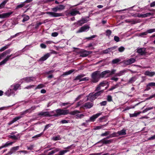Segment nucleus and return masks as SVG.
<instances>
[{
  "label": "nucleus",
  "instance_id": "obj_27",
  "mask_svg": "<svg viewBox=\"0 0 155 155\" xmlns=\"http://www.w3.org/2000/svg\"><path fill=\"white\" fill-rule=\"evenodd\" d=\"M126 130L124 129L118 131L117 132V134L118 136L126 135Z\"/></svg>",
  "mask_w": 155,
  "mask_h": 155
},
{
  "label": "nucleus",
  "instance_id": "obj_49",
  "mask_svg": "<svg viewBox=\"0 0 155 155\" xmlns=\"http://www.w3.org/2000/svg\"><path fill=\"white\" fill-rule=\"evenodd\" d=\"M147 32L148 33H151L153 32H155V28L150 29L148 30L147 31Z\"/></svg>",
  "mask_w": 155,
  "mask_h": 155
},
{
  "label": "nucleus",
  "instance_id": "obj_56",
  "mask_svg": "<svg viewBox=\"0 0 155 155\" xmlns=\"http://www.w3.org/2000/svg\"><path fill=\"white\" fill-rule=\"evenodd\" d=\"M43 134V133L42 132L40 134H37V135H36L34 136H33V137H32V138H38L39 137H41V135Z\"/></svg>",
  "mask_w": 155,
  "mask_h": 155
},
{
  "label": "nucleus",
  "instance_id": "obj_46",
  "mask_svg": "<svg viewBox=\"0 0 155 155\" xmlns=\"http://www.w3.org/2000/svg\"><path fill=\"white\" fill-rule=\"evenodd\" d=\"M152 14L150 12L147 13L145 14H143V18H145L151 15Z\"/></svg>",
  "mask_w": 155,
  "mask_h": 155
},
{
  "label": "nucleus",
  "instance_id": "obj_24",
  "mask_svg": "<svg viewBox=\"0 0 155 155\" xmlns=\"http://www.w3.org/2000/svg\"><path fill=\"white\" fill-rule=\"evenodd\" d=\"M72 16H74L76 15L77 14H80V13L79 12L75 9H73L68 13Z\"/></svg>",
  "mask_w": 155,
  "mask_h": 155
},
{
  "label": "nucleus",
  "instance_id": "obj_40",
  "mask_svg": "<svg viewBox=\"0 0 155 155\" xmlns=\"http://www.w3.org/2000/svg\"><path fill=\"white\" fill-rule=\"evenodd\" d=\"M147 35V32L146 31L145 32H142L139 34L138 36L141 37H145L144 36Z\"/></svg>",
  "mask_w": 155,
  "mask_h": 155
},
{
  "label": "nucleus",
  "instance_id": "obj_47",
  "mask_svg": "<svg viewBox=\"0 0 155 155\" xmlns=\"http://www.w3.org/2000/svg\"><path fill=\"white\" fill-rule=\"evenodd\" d=\"M107 100L108 102H111L112 101V97L111 96L108 95L107 97Z\"/></svg>",
  "mask_w": 155,
  "mask_h": 155
},
{
  "label": "nucleus",
  "instance_id": "obj_18",
  "mask_svg": "<svg viewBox=\"0 0 155 155\" xmlns=\"http://www.w3.org/2000/svg\"><path fill=\"white\" fill-rule=\"evenodd\" d=\"M101 114L102 113H99L95 114L93 115L90 117V120H91V122H94L95 119L100 116Z\"/></svg>",
  "mask_w": 155,
  "mask_h": 155
},
{
  "label": "nucleus",
  "instance_id": "obj_14",
  "mask_svg": "<svg viewBox=\"0 0 155 155\" xmlns=\"http://www.w3.org/2000/svg\"><path fill=\"white\" fill-rule=\"evenodd\" d=\"M94 104L90 102H87L85 103L82 107L86 109H90L93 107Z\"/></svg>",
  "mask_w": 155,
  "mask_h": 155
},
{
  "label": "nucleus",
  "instance_id": "obj_29",
  "mask_svg": "<svg viewBox=\"0 0 155 155\" xmlns=\"http://www.w3.org/2000/svg\"><path fill=\"white\" fill-rule=\"evenodd\" d=\"M14 142H9L8 141L6 142L5 143H3L2 145L3 148L8 147V146L12 145Z\"/></svg>",
  "mask_w": 155,
  "mask_h": 155
},
{
  "label": "nucleus",
  "instance_id": "obj_60",
  "mask_svg": "<svg viewBox=\"0 0 155 155\" xmlns=\"http://www.w3.org/2000/svg\"><path fill=\"white\" fill-rule=\"evenodd\" d=\"M53 139L54 140H59L61 139V138L60 137V136H57L55 137H53Z\"/></svg>",
  "mask_w": 155,
  "mask_h": 155
},
{
  "label": "nucleus",
  "instance_id": "obj_15",
  "mask_svg": "<svg viewBox=\"0 0 155 155\" xmlns=\"http://www.w3.org/2000/svg\"><path fill=\"white\" fill-rule=\"evenodd\" d=\"M12 51L11 49H8L5 51L1 54H0V60L4 57L5 56L9 54Z\"/></svg>",
  "mask_w": 155,
  "mask_h": 155
},
{
  "label": "nucleus",
  "instance_id": "obj_5",
  "mask_svg": "<svg viewBox=\"0 0 155 155\" xmlns=\"http://www.w3.org/2000/svg\"><path fill=\"white\" fill-rule=\"evenodd\" d=\"M36 79V78L35 77H28L21 79L20 82L21 83H22L24 82L29 83L31 82L35 81Z\"/></svg>",
  "mask_w": 155,
  "mask_h": 155
},
{
  "label": "nucleus",
  "instance_id": "obj_45",
  "mask_svg": "<svg viewBox=\"0 0 155 155\" xmlns=\"http://www.w3.org/2000/svg\"><path fill=\"white\" fill-rule=\"evenodd\" d=\"M8 48V45H6L2 48H1L0 49V52H2V51H3L5 49H7Z\"/></svg>",
  "mask_w": 155,
  "mask_h": 155
},
{
  "label": "nucleus",
  "instance_id": "obj_8",
  "mask_svg": "<svg viewBox=\"0 0 155 155\" xmlns=\"http://www.w3.org/2000/svg\"><path fill=\"white\" fill-rule=\"evenodd\" d=\"M92 53V51L82 50L80 53V56L83 57L87 56L89 54Z\"/></svg>",
  "mask_w": 155,
  "mask_h": 155
},
{
  "label": "nucleus",
  "instance_id": "obj_64",
  "mask_svg": "<svg viewBox=\"0 0 155 155\" xmlns=\"http://www.w3.org/2000/svg\"><path fill=\"white\" fill-rule=\"evenodd\" d=\"M148 84V85L150 87H155V82H150Z\"/></svg>",
  "mask_w": 155,
  "mask_h": 155
},
{
  "label": "nucleus",
  "instance_id": "obj_11",
  "mask_svg": "<svg viewBox=\"0 0 155 155\" xmlns=\"http://www.w3.org/2000/svg\"><path fill=\"white\" fill-rule=\"evenodd\" d=\"M15 54H12L11 55H7L3 61L0 62V66L5 64L6 62L10 59V58L12 56H14Z\"/></svg>",
  "mask_w": 155,
  "mask_h": 155
},
{
  "label": "nucleus",
  "instance_id": "obj_26",
  "mask_svg": "<svg viewBox=\"0 0 155 155\" xmlns=\"http://www.w3.org/2000/svg\"><path fill=\"white\" fill-rule=\"evenodd\" d=\"M11 87L14 91H16L18 89H20V85L19 84H16L12 85L11 86Z\"/></svg>",
  "mask_w": 155,
  "mask_h": 155
},
{
  "label": "nucleus",
  "instance_id": "obj_13",
  "mask_svg": "<svg viewBox=\"0 0 155 155\" xmlns=\"http://www.w3.org/2000/svg\"><path fill=\"white\" fill-rule=\"evenodd\" d=\"M135 61V59L131 58L128 60H124V63L125 64L127 65H129L134 63Z\"/></svg>",
  "mask_w": 155,
  "mask_h": 155
},
{
  "label": "nucleus",
  "instance_id": "obj_38",
  "mask_svg": "<svg viewBox=\"0 0 155 155\" xmlns=\"http://www.w3.org/2000/svg\"><path fill=\"white\" fill-rule=\"evenodd\" d=\"M107 84V82L106 81H103L100 82L99 84L102 87L106 86Z\"/></svg>",
  "mask_w": 155,
  "mask_h": 155
},
{
  "label": "nucleus",
  "instance_id": "obj_28",
  "mask_svg": "<svg viewBox=\"0 0 155 155\" xmlns=\"http://www.w3.org/2000/svg\"><path fill=\"white\" fill-rule=\"evenodd\" d=\"M141 113V112L139 111L137 112L135 111L134 114H130L129 116L130 117H137V116L139 115Z\"/></svg>",
  "mask_w": 155,
  "mask_h": 155
},
{
  "label": "nucleus",
  "instance_id": "obj_62",
  "mask_svg": "<svg viewBox=\"0 0 155 155\" xmlns=\"http://www.w3.org/2000/svg\"><path fill=\"white\" fill-rule=\"evenodd\" d=\"M124 49L125 48L123 46H121L118 48V51L120 52H122L123 51Z\"/></svg>",
  "mask_w": 155,
  "mask_h": 155
},
{
  "label": "nucleus",
  "instance_id": "obj_19",
  "mask_svg": "<svg viewBox=\"0 0 155 155\" xmlns=\"http://www.w3.org/2000/svg\"><path fill=\"white\" fill-rule=\"evenodd\" d=\"M19 148V146L12 147L10 151L8 152V154H6V155H7L8 154H12L13 153L15 152L16 150H18Z\"/></svg>",
  "mask_w": 155,
  "mask_h": 155
},
{
  "label": "nucleus",
  "instance_id": "obj_23",
  "mask_svg": "<svg viewBox=\"0 0 155 155\" xmlns=\"http://www.w3.org/2000/svg\"><path fill=\"white\" fill-rule=\"evenodd\" d=\"M22 117L21 116H18L14 118L13 120L10 121L8 123V124L9 125H10L15 122L18 121Z\"/></svg>",
  "mask_w": 155,
  "mask_h": 155
},
{
  "label": "nucleus",
  "instance_id": "obj_16",
  "mask_svg": "<svg viewBox=\"0 0 155 155\" xmlns=\"http://www.w3.org/2000/svg\"><path fill=\"white\" fill-rule=\"evenodd\" d=\"M117 47L114 46L110 48H108L106 50L103 51V54H107L112 52V51L114 50Z\"/></svg>",
  "mask_w": 155,
  "mask_h": 155
},
{
  "label": "nucleus",
  "instance_id": "obj_53",
  "mask_svg": "<svg viewBox=\"0 0 155 155\" xmlns=\"http://www.w3.org/2000/svg\"><path fill=\"white\" fill-rule=\"evenodd\" d=\"M34 147V145L31 144L29 146H27V147L28 150H33Z\"/></svg>",
  "mask_w": 155,
  "mask_h": 155
},
{
  "label": "nucleus",
  "instance_id": "obj_2",
  "mask_svg": "<svg viewBox=\"0 0 155 155\" xmlns=\"http://www.w3.org/2000/svg\"><path fill=\"white\" fill-rule=\"evenodd\" d=\"M104 91V90H102L95 93H90L87 96V100L90 101L91 102L93 101L98 97L100 96L101 94L103 93Z\"/></svg>",
  "mask_w": 155,
  "mask_h": 155
},
{
  "label": "nucleus",
  "instance_id": "obj_51",
  "mask_svg": "<svg viewBox=\"0 0 155 155\" xmlns=\"http://www.w3.org/2000/svg\"><path fill=\"white\" fill-rule=\"evenodd\" d=\"M58 150L57 149L55 150H52L48 153V155H52L57 151H58Z\"/></svg>",
  "mask_w": 155,
  "mask_h": 155
},
{
  "label": "nucleus",
  "instance_id": "obj_22",
  "mask_svg": "<svg viewBox=\"0 0 155 155\" xmlns=\"http://www.w3.org/2000/svg\"><path fill=\"white\" fill-rule=\"evenodd\" d=\"M113 139H110L109 140H102L100 141H99L97 143H100L101 142H102L103 143L105 144H110V143H111L113 142Z\"/></svg>",
  "mask_w": 155,
  "mask_h": 155
},
{
  "label": "nucleus",
  "instance_id": "obj_3",
  "mask_svg": "<svg viewBox=\"0 0 155 155\" xmlns=\"http://www.w3.org/2000/svg\"><path fill=\"white\" fill-rule=\"evenodd\" d=\"M92 82L96 83L101 78L100 75V71H97L92 73L91 75Z\"/></svg>",
  "mask_w": 155,
  "mask_h": 155
},
{
  "label": "nucleus",
  "instance_id": "obj_12",
  "mask_svg": "<svg viewBox=\"0 0 155 155\" xmlns=\"http://www.w3.org/2000/svg\"><path fill=\"white\" fill-rule=\"evenodd\" d=\"M13 13V12H10L2 14H0V18H8Z\"/></svg>",
  "mask_w": 155,
  "mask_h": 155
},
{
  "label": "nucleus",
  "instance_id": "obj_4",
  "mask_svg": "<svg viewBox=\"0 0 155 155\" xmlns=\"http://www.w3.org/2000/svg\"><path fill=\"white\" fill-rule=\"evenodd\" d=\"M54 112L53 114V116L57 117L58 116L63 115H66L69 114L68 110H63L59 109L54 110Z\"/></svg>",
  "mask_w": 155,
  "mask_h": 155
},
{
  "label": "nucleus",
  "instance_id": "obj_7",
  "mask_svg": "<svg viewBox=\"0 0 155 155\" xmlns=\"http://www.w3.org/2000/svg\"><path fill=\"white\" fill-rule=\"evenodd\" d=\"M80 113V112L79 110H75L71 112L69 114L72 115H75L76 114V118L77 119L81 118L84 116L83 114H77Z\"/></svg>",
  "mask_w": 155,
  "mask_h": 155
},
{
  "label": "nucleus",
  "instance_id": "obj_54",
  "mask_svg": "<svg viewBox=\"0 0 155 155\" xmlns=\"http://www.w3.org/2000/svg\"><path fill=\"white\" fill-rule=\"evenodd\" d=\"M73 103H71L69 102H68L66 103H61V104H60V105L61 106H64L66 105L69 104H70L71 105H73Z\"/></svg>",
  "mask_w": 155,
  "mask_h": 155
},
{
  "label": "nucleus",
  "instance_id": "obj_41",
  "mask_svg": "<svg viewBox=\"0 0 155 155\" xmlns=\"http://www.w3.org/2000/svg\"><path fill=\"white\" fill-rule=\"evenodd\" d=\"M87 21L85 19H82L78 22V23L79 25L81 26L84 24L86 23Z\"/></svg>",
  "mask_w": 155,
  "mask_h": 155
},
{
  "label": "nucleus",
  "instance_id": "obj_39",
  "mask_svg": "<svg viewBox=\"0 0 155 155\" xmlns=\"http://www.w3.org/2000/svg\"><path fill=\"white\" fill-rule=\"evenodd\" d=\"M74 70H71L68 71H66L63 74V75H67L71 74L72 73L73 71H74Z\"/></svg>",
  "mask_w": 155,
  "mask_h": 155
},
{
  "label": "nucleus",
  "instance_id": "obj_20",
  "mask_svg": "<svg viewBox=\"0 0 155 155\" xmlns=\"http://www.w3.org/2000/svg\"><path fill=\"white\" fill-rule=\"evenodd\" d=\"M50 56V54L47 53L41 57L39 60L40 61H44L47 60Z\"/></svg>",
  "mask_w": 155,
  "mask_h": 155
},
{
  "label": "nucleus",
  "instance_id": "obj_17",
  "mask_svg": "<svg viewBox=\"0 0 155 155\" xmlns=\"http://www.w3.org/2000/svg\"><path fill=\"white\" fill-rule=\"evenodd\" d=\"M72 146V145L64 148L65 149H67L66 150H62L60 151L59 152V155H64L65 153L69 152V149L71 148Z\"/></svg>",
  "mask_w": 155,
  "mask_h": 155
},
{
  "label": "nucleus",
  "instance_id": "obj_59",
  "mask_svg": "<svg viewBox=\"0 0 155 155\" xmlns=\"http://www.w3.org/2000/svg\"><path fill=\"white\" fill-rule=\"evenodd\" d=\"M103 127H104V125L96 126L94 128V129L95 130H99L101 129Z\"/></svg>",
  "mask_w": 155,
  "mask_h": 155
},
{
  "label": "nucleus",
  "instance_id": "obj_6",
  "mask_svg": "<svg viewBox=\"0 0 155 155\" xmlns=\"http://www.w3.org/2000/svg\"><path fill=\"white\" fill-rule=\"evenodd\" d=\"M54 112V111L49 112L41 111L39 112L38 115L39 116H41L44 117H50L53 116V114Z\"/></svg>",
  "mask_w": 155,
  "mask_h": 155
},
{
  "label": "nucleus",
  "instance_id": "obj_57",
  "mask_svg": "<svg viewBox=\"0 0 155 155\" xmlns=\"http://www.w3.org/2000/svg\"><path fill=\"white\" fill-rule=\"evenodd\" d=\"M111 137H117L118 136L117 132V133L114 132L112 134H111Z\"/></svg>",
  "mask_w": 155,
  "mask_h": 155
},
{
  "label": "nucleus",
  "instance_id": "obj_35",
  "mask_svg": "<svg viewBox=\"0 0 155 155\" xmlns=\"http://www.w3.org/2000/svg\"><path fill=\"white\" fill-rule=\"evenodd\" d=\"M19 136V134H18L17 135H9L8 136V137L14 140H17L18 139Z\"/></svg>",
  "mask_w": 155,
  "mask_h": 155
},
{
  "label": "nucleus",
  "instance_id": "obj_58",
  "mask_svg": "<svg viewBox=\"0 0 155 155\" xmlns=\"http://www.w3.org/2000/svg\"><path fill=\"white\" fill-rule=\"evenodd\" d=\"M44 87V85L43 84H40L38 85L36 88H35V89H37L41 88Z\"/></svg>",
  "mask_w": 155,
  "mask_h": 155
},
{
  "label": "nucleus",
  "instance_id": "obj_10",
  "mask_svg": "<svg viewBox=\"0 0 155 155\" xmlns=\"http://www.w3.org/2000/svg\"><path fill=\"white\" fill-rule=\"evenodd\" d=\"M137 52L140 55H145L146 54V48H138Z\"/></svg>",
  "mask_w": 155,
  "mask_h": 155
},
{
  "label": "nucleus",
  "instance_id": "obj_36",
  "mask_svg": "<svg viewBox=\"0 0 155 155\" xmlns=\"http://www.w3.org/2000/svg\"><path fill=\"white\" fill-rule=\"evenodd\" d=\"M84 76H85V75L84 74L79 75L76 77L74 80H79L80 81H81V80L82 79V78Z\"/></svg>",
  "mask_w": 155,
  "mask_h": 155
},
{
  "label": "nucleus",
  "instance_id": "obj_33",
  "mask_svg": "<svg viewBox=\"0 0 155 155\" xmlns=\"http://www.w3.org/2000/svg\"><path fill=\"white\" fill-rule=\"evenodd\" d=\"M107 75L106 70L105 71H103L101 73H100V77L101 78H103L104 77H107Z\"/></svg>",
  "mask_w": 155,
  "mask_h": 155
},
{
  "label": "nucleus",
  "instance_id": "obj_42",
  "mask_svg": "<svg viewBox=\"0 0 155 155\" xmlns=\"http://www.w3.org/2000/svg\"><path fill=\"white\" fill-rule=\"evenodd\" d=\"M120 61V59L119 58H115L113 59L112 61V63L113 64H115L117 63Z\"/></svg>",
  "mask_w": 155,
  "mask_h": 155
},
{
  "label": "nucleus",
  "instance_id": "obj_21",
  "mask_svg": "<svg viewBox=\"0 0 155 155\" xmlns=\"http://www.w3.org/2000/svg\"><path fill=\"white\" fill-rule=\"evenodd\" d=\"M5 94L8 96H10L11 95L14 96L15 93L14 90L12 89H9L5 92Z\"/></svg>",
  "mask_w": 155,
  "mask_h": 155
},
{
  "label": "nucleus",
  "instance_id": "obj_63",
  "mask_svg": "<svg viewBox=\"0 0 155 155\" xmlns=\"http://www.w3.org/2000/svg\"><path fill=\"white\" fill-rule=\"evenodd\" d=\"M117 87H118V85L117 84H116L114 86H113L112 87L110 88L108 90L109 91H112L114 89L117 88Z\"/></svg>",
  "mask_w": 155,
  "mask_h": 155
},
{
  "label": "nucleus",
  "instance_id": "obj_25",
  "mask_svg": "<svg viewBox=\"0 0 155 155\" xmlns=\"http://www.w3.org/2000/svg\"><path fill=\"white\" fill-rule=\"evenodd\" d=\"M107 75V77H109L110 75H111L114 74L116 71V70L115 69H112L111 71L109 70H106Z\"/></svg>",
  "mask_w": 155,
  "mask_h": 155
},
{
  "label": "nucleus",
  "instance_id": "obj_43",
  "mask_svg": "<svg viewBox=\"0 0 155 155\" xmlns=\"http://www.w3.org/2000/svg\"><path fill=\"white\" fill-rule=\"evenodd\" d=\"M136 106V105H134L133 106L127 107L124 109V110L123 111H126L127 110H128L129 109H131L134 108H135V107Z\"/></svg>",
  "mask_w": 155,
  "mask_h": 155
},
{
  "label": "nucleus",
  "instance_id": "obj_30",
  "mask_svg": "<svg viewBox=\"0 0 155 155\" xmlns=\"http://www.w3.org/2000/svg\"><path fill=\"white\" fill-rule=\"evenodd\" d=\"M137 79V78L136 76L130 78L128 81V84H132L135 82Z\"/></svg>",
  "mask_w": 155,
  "mask_h": 155
},
{
  "label": "nucleus",
  "instance_id": "obj_34",
  "mask_svg": "<svg viewBox=\"0 0 155 155\" xmlns=\"http://www.w3.org/2000/svg\"><path fill=\"white\" fill-rule=\"evenodd\" d=\"M8 1V0H4L0 4V9L3 8L6 3Z\"/></svg>",
  "mask_w": 155,
  "mask_h": 155
},
{
  "label": "nucleus",
  "instance_id": "obj_37",
  "mask_svg": "<svg viewBox=\"0 0 155 155\" xmlns=\"http://www.w3.org/2000/svg\"><path fill=\"white\" fill-rule=\"evenodd\" d=\"M22 16H24L22 20V21L23 22H25L28 20L29 18V17L28 16L24 15H22Z\"/></svg>",
  "mask_w": 155,
  "mask_h": 155
},
{
  "label": "nucleus",
  "instance_id": "obj_52",
  "mask_svg": "<svg viewBox=\"0 0 155 155\" xmlns=\"http://www.w3.org/2000/svg\"><path fill=\"white\" fill-rule=\"evenodd\" d=\"M52 124H48L45 126V128L44 130V131H45L47 129H48L49 127H50L51 126H52Z\"/></svg>",
  "mask_w": 155,
  "mask_h": 155
},
{
  "label": "nucleus",
  "instance_id": "obj_44",
  "mask_svg": "<svg viewBox=\"0 0 155 155\" xmlns=\"http://www.w3.org/2000/svg\"><path fill=\"white\" fill-rule=\"evenodd\" d=\"M110 133V132L109 131H106L105 133H102L101 136H106L108 135Z\"/></svg>",
  "mask_w": 155,
  "mask_h": 155
},
{
  "label": "nucleus",
  "instance_id": "obj_9",
  "mask_svg": "<svg viewBox=\"0 0 155 155\" xmlns=\"http://www.w3.org/2000/svg\"><path fill=\"white\" fill-rule=\"evenodd\" d=\"M90 27L88 25H84L81 27L78 31L77 33H79L83 32H85L88 31L90 29Z\"/></svg>",
  "mask_w": 155,
  "mask_h": 155
},
{
  "label": "nucleus",
  "instance_id": "obj_1",
  "mask_svg": "<svg viewBox=\"0 0 155 155\" xmlns=\"http://www.w3.org/2000/svg\"><path fill=\"white\" fill-rule=\"evenodd\" d=\"M65 8V6L61 5L52 8L51 10L53 12H47V14L51 16L54 17L63 16V15L62 13H58L55 12L58 11H61L63 10Z\"/></svg>",
  "mask_w": 155,
  "mask_h": 155
},
{
  "label": "nucleus",
  "instance_id": "obj_50",
  "mask_svg": "<svg viewBox=\"0 0 155 155\" xmlns=\"http://www.w3.org/2000/svg\"><path fill=\"white\" fill-rule=\"evenodd\" d=\"M93 44L91 43L89 44L87 46H86V48H91L90 49L93 50L94 49V48L93 47Z\"/></svg>",
  "mask_w": 155,
  "mask_h": 155
},
{
  "label": "nucleus",
  "instance_id": "obj_55",
  "mask_svg": "<svg viewBox=\"0 0 155 155\" xmlns=\"http://www.w3.org/2000/svg\"><path fill=\"white\" fill-rule=\"evenodd\" d=\"M25 5V3L24 2L22 3L21 4H19L17 6L16 8H21L23 7Z\"/></svg>",
  "mask_w": 155,
  "mask_h": 155
},
{
  "label": "nucleus",
  "instance_id": "obj_48",
  "mask_svg": "<svg viewBox=\"0 0 155 155\" xmlns=\"http://www.w3.org/2000/svg\"><path fill=\"white\" fill-rule=\"evenodd\" d=\"M106 35L109 37L111 33V31L110 30H108L106 31Z\"/></svg>",
  "mask_w": 155,
  "mask_h": 155
},
{
  "label": "nucleus",
  "instance_id": "obj_61",
  "mask_svg": "<svg viewBox=\"0 0 155 155\" xmlns=\"http://www.w3.org/2000/svg\"><path fill=\"white\" fill-rule=\"evenodd\" d=\"M101 86L99 84L96 87L95 91L97 92L100 91V90L101 89Z\"/></svg>",
  "mask_w": 155,
  "mask_h": 155
},
{
  "label": "nucleus",
  "instance_id": "obj_31",
  "mask_svg": "<svg viewBox=\"0 0 155 155\" xmlns=\"http://www.w3.org/2000/svg\"><path fill=\"white\" fill-rule=\"evenodd\" d=\"M155 73L154 72H150L148 71H146L144 73V74L145 75L149 76L150 77H152L155 74Z\"/></svg>",
  "mask_w": 155,
  "mask_h": 155
},
{
  "label": "nucleus",
  "instance_id": "obj_32",
  "mask_svg": "<svg viewBox=\"0 0 155 155\" xmlns=\"http://www.w3.org/2000/svg\"><path fill=\"white\" fill-rule=\"evenodd\" d=\"M127 72L126 70H123L120 71L118 73H117L116 74V75L117 76H120L122 75L125 74V73Z\"/></svg>",
  "mask_w": 155,
  "mask_h": 155
}]
</instances>
